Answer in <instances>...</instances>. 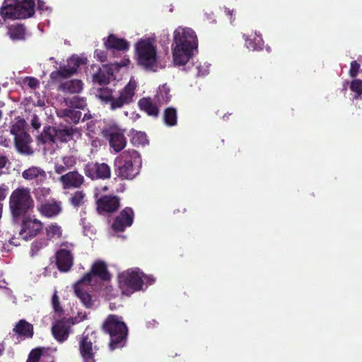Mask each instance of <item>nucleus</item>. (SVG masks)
Returning <instances> with one entry per match:
<instances>
[{
    "mask_svg": "<svg viewBox=\"0 0 362 362\" xmlns=\"http://www.w3.org/2000/svg\"><path fill=\"white\" fill-rule=\"evenodd\" d=\"M136 87L137 82L132 77L129 83L117 94H113L112 90L109 88H101L98 90L96 96L105 104L108 105L111 110H116L134 101Z\"/></svg>",
    "mask_w": 362,
    "mask_h": 362,
    "instance_id": "nucleus-1",
    "label": "nucleus"
},
{
    "mask_svg": "<svg viewBox=\"0 0 362 362\" xmlns=\"http://www.w3.org/2000/svg\"><path fill=\"white\" fill-rule=\"evenodd\" d=\"M136 59L138 65L147 71L156 72L164 68L157 54L156 40L142 37L135 44Z\"/></svg>",
    "mask_w": 362,
    "mask_h": 362,
    "instance_id": "nucleus-2",
    "label": "nucleus"
},
{
    "mask_svg": "<svg viewBox=\"0 0 362 362\" xmlns=\"http://www.w3.org/2000/svg\"><path fill=\"white\" fill-rule=\"evenodd\" d=\"M102 330L110 337L109 348L111 351L124 346L128 335V327L122 317L110 314L104 320Z\"/></svg>",
    "mask_w": 362,
    "mask_h": 362,
    "instance_id": "nucleus-3",
    "label": "nucleus"
},
{
    "mask_svg": "<svg viewBox=\"0 0 362 362\" xmlns=\"http://www.w3.org/2000/svg\"><path fill=\"white\" fill-rule=\"evenodd\" d=\"M117 174L122 179L132 180L140 172L141 158L135 150H127L120 154L115 160Z\"/></svg>",
    "mask_w": 362,
    "mask_h": 362,
    "instance_id": "nucleus-4",
    "label": "nucleus"
},
{
    "mask_svg": "<svg viewBox=\"0 0 362 362\" xmlns=\"http://www.w3.org/2000/svg\"><path fill=\"white\" fill-rule=\"evenodd\" d=\"M34 0H5L0 9V15L4 19L26 18L34 13Z\"/></svg>",
    "mask_w": 362,
    "mask_h": 362,
    "instance_id": "nucleus-5",
    "label": "nucleus"
},
{
    "mask_svg": "<svg viewBox=\"0 0 362 362\" xmlns=\"http://www.w3.org/2000/svg\"><path fill=\"white\" fill-rule=\"evenodd\" d=\"M10 209L14 216H20L33 207V200L28 188H18L10 197Z\"/></svg>",
    "mask_w": 362,
    "mask_h": 362,
    "instance_id": "nucleus-6",
    "label": "nucleus"
},
{
    "mask_svg": "<svg viewBox=\"0 0 362 362\" xmlns=\"http://www.w3.org/2000/svg\"><path fill=\"white\" fill-rule=\"evenodd\" d=\"M139 273H120L118 275L119 288L123 295L130 296L143 288L144 281Z\"/></svg>",
    "mask_w": 362,
    "mask_h": 362,
    "instance_id": "nucleus-7",
    "label": "nucleus"
},
{
    "mask_svg": "<svg viewBox=\"0 0 362 362\" xmlns=\"http://www.w3.org/2000/svg\"><path fill=\"white\" fill-rule=\"evenodd\" d=\"M96 333H83L79 341V351L83 362H95V353L93 350H98L97 346H93L95 343Z\"/></svg>",
    "mask_w": 362,
    "mask_h": 362,
    "instance_id": "nucleus-8",
    "label": "nucleus"
},
{
    "mask_svg": "<svg viewBox=\"0 0 362 362\" xmlns=\"http://www.w3.org/2000/svg\"><path fill=\"white\" fill-rule=\"evenodd\" d=\"M172 45L197 48L198 40L195 32L192 28L180 26L173 33Z\"/></svg>",
    "mask_w": 362,
    "mask_h": 362,
    "instance_id": "nucleus-9",
    "label": "nucleus"
},
{
    "mask_svg": "<svg viewBox=\"0 0 362 362\" xmlns=\"http://www.w3.org/2000/svg\"><path fill=\"white\" fill-rule=\"evenodd\" d=\"M73 264V255L69 249V245H62L55 255L51 259L52 269L56 267L60 272H69Z\"/></svg>",
    "mask_w": 362,
    "mask_h": 362,
    "instance_id": "nucleus-10",
    "label": "nucleus"
},
{
    "mask_svg": "<svg viewBox=\"0 0 362 362\" xmlns=\"http://www.w3.org/2000/svg\"><path fill=\"white\" fill-rule=\"evenodd\" d=\"M86 63V59L73 56L67 60V64L60 66L59 70L52 71L50 78L54 81H61L74 74L81 64Z\"/></svg>",
    "mask_w": 362,
    "mask_h": 362,
    "instance_id": "nucleus-11",
    "label": "nucleus"
},
{
    "mask_svg": "<svg viewBox=\"0 0 362 362\" xmlns=\"http://www.w3.org/2000/svg\"><path fill=\"white\" fill-rule=\"evenodd\" d=\"M94 285L95 284L86 281L85 276L74 285V293L76 296L87 308H90L93 305L92 296L89 293V289L90 286Z\"/></svg>",
    "mask_w": 362,
    "mask_h": 362,
    "instance_id": "nucleus-12",
    "label": "nucleus"
},
{
    "mask_svg": "<svg viewBox=\"0 0 362 362\" xmlns=\"http://www.w3.org/2000/svg\"><path fill=\"white\" fill-rule=\"evenodd\" d=\"M84 172L91 179H106L111 175L110 168L106 163H88L85 166Z\"/></svg>",
    "mask_w": 362,
    "mask_h": 362,
    "instance_id": "nucleus-13",
    "label": "nucleus"
},
{
    "mask_svg": "<svg viewBox=\"0 0 362 362\" xmlns=\"http://www.w3.org/2000/svg\"><path fill=\"white\" fill-rule=\"evenodd\" d=\"M197 48L172 45L173 62L176 66L186 64Z\"/></svg>",
    "mask_w": 362,
    "mask_h": 362,
    "instance_id": "nucleus-14",
    "label": "nucleus"
},
{
    "mask_svg": "<svg viewBox=\"0 0 362 362\" xmlns=\"http://www.w3.org/2000/svg\"><path fill=\"white\" fill-rule=\"evenodd\" d=\"M197 48L172 45L173 62L176 66L186 64Z\"/></svg>",
    "mask_w": 362,
    "mask_h": 362,
    "instance_id": "nucleus-15",
    "label": "nucleus"
},
{
    "mask_svg": "<svg viewBox=\"0 0 362 362\" xmlns=\"http://www.w3.org/2000/svg\"><path fill=\"white\" fill-rule=\"evenodd\" d=\"M42 223L36 218H26L23 220L22 229L19 235L24 240H28L38 234L42 230Z\"/></svg>",
    "mask_w": 362,
    "mask_h": 362,
    "instance_id": "nucleus-16",
    "label": "nucleus"
},
{
    "mask_svg": "<svg viewBox=\"0 0 362 362\" xmlns=\"http://www.w3.org/2000/svg\"><path fill=\"white\" fill-rule=\"evenodd\" d=\"M71 136L72 134L69 129L56 130L52 127H47L44 130V134H42L44 142H55L57 140L67 142L71 139Z\"/></svg>",
    "mask_w": 362,
    "mask_h": 362,
    "instance_id": "nucleus-17",
    "label": "nucleus"
},
{
    "mask_svg": "<svg viewBox=\"0 0 362 362\" xmlns=\"http://www.w3.org/2000/svg\"><path fill=\"white\" fill-rule=\"evenodd\" d=\"M108 140L110 146L117 153L126 146L127 141L123 130L118 128H111L107 132Z\"/></svg>",
    "mask_w": 362,
    "mask_h": 362,
    "instance_id": "nucleus-18",
    "label": "nucleus"
},
{
    "mask_svg": "<svg viewBox=\"0 0 362 362\" xmlns=\"http://www.w3.org/2000/svg\"><path fill=\"white\" fill-rule=\"evenodd\" d=\"M70 328L71 326L69 320H59L52 325V333L57 341L64 342L69 337Z\"/></svg>",
    "mask_w": 362,
    "mask_h": 362,
    "instance_id": "nucleus-19",
    "label": "nucleus"
},
{
    "mask_svg": "<svg viewBox=\"0 0 362 362\" xmlns=\"http://www.w3.org/2000/svg\"><path fill=\"white\" fill-rule=\"evenodd\" d=\"M134 220V211L131 208L123 209L116 218L112 228L115 231H123L127 227L132 226Z\"/></svg>",
    "mask_w": 362,
    "mask_h": 362,
    "instance_id": "nucleus-20",
    "label": "nucleus"
},
{
    "mask_svg": "<svg viewBox=\"0 0 362 362\" xmlns=\"http://www.w3.org/2000/svg\"><path fill=\"white\" fill-rule=\"evenodd\" d=\"M59 181L62 182L63 188L65 189L78 188L83 185L84 177L77 171H70L62 175L59 178Z\"/></svg>",
    "mask_w": 362,
    "mask_h": 362,
    "instance_id": "nucleus-21",
    "label": "nucleus"
},
{
    "mask_svg": "<svg viewBox=\"0 0 362 362\" xmlns=\"http://www.w3.org/2000/svg\"><path fill=\"white\" fill-rule=\"evenodd\" d=\"M98 209L100 211L112 212L119 206L117 197L104 196L97 199Z\"/></svg>",
    "mask_w": 362,
    "mask_h": 362,
    "instance_id": "nucleus-22",
    "label": "nucleus"
},
{
    "mask_svg": "<svg viewBox=\"0 0 362 362\" xmlns=\"http://www.w3.org/2000/svg\"><path fill=\"white\" fill-rule=\"evenodd\" d=\"M115 69L112 64L104 65L103 69H100L97 74L93 75V81L100 85L108 84L112 80L114 79L113 71Z\"/></svg>",
    "mask_w": 362,
    "mask_h": 362,
    "instance_id": "nucleus-23",
    "label": "nucleus"
},
{
    "mask_svg": "<svg viewBox=\"0 0 362 362\" xmlns=\"http://www.w3.org/2000/svg\"><path fill=\"white\" fill-rule=\"evenodd\" d=\"M13 332L23 339L32 338L34 334L33 325L25 320H20L13 329Z\"/></svg>",
    "mask_w": 362,
    "mask_h": 362,
    "instance_id": "nucleus-24",
    "label": "nucleus"
},
{
    "mask_svg": "<svg viewBox=\"0 0 362 362\" xmlns=\"http://www.w3.org/2000/svg\"><path fill=\"white\" fill-rule=\"evenodd\" d=\"M104 45L107 49H116L119 51L127 50L129 47V43L122 38H118L114 35H110L104 40Z\"/></svg>",
    "mask_w": 362,
    "mask_h": 362,
    "instance_id": "nucleus-25",
    "label": "nucleus"
},
{
    "mask_svg": "<svg viewBox=\"0 0 362 362\" xmlns=\"http://www.w3.org/2000/svg\"><path fill=\"white\" fill-rule=\"evenodd\" d=\"M45 348L37 347L32 349L28 354L26 362H55L54 358L50 355H45Z\"/></svg>",
    "mask_w": 362,
    "mask_h": 362,
    "instance_id": "nucleus-26",
    "label": "nucleus"
},
{
    "mask_svg": "<svg viewBox=\"0 0 362 362\" xmlns=\"http://www.w3.org/2000/svg\"><path fill=\"white\" fill-rule=\"evenodd\" d=\"M22 177L26 180H36L37 182H42L46 180L45 172L40 168L32 166L22 173Z\"/></svg>",
    "mask_w": 362,
    "mask_h": 362,
    "instance_id": "nucleus-27",
    "label": "nucleus"
},
{
    "mask_svg": "<svg viewBox=\"0 0 362 362\" xmlns=\"http://www.w3.org/2000/svg\"><path fill=\"white\" fill-rule=\"evenodd\" d=\"M62 209V203L57 201L47 202L42 204L40 208L42 214L48 218L57 216Z\"/></svg>",
    "mask_w": 362,
    "mask_h": 362,
    "instance_id": "nucleus-28",
    "label": "nucleus"
},
{
    "mask_svg": "<svg viewBox=\"0 0 362 362\" xmlns=\"http://www.w3.org/2000/svg\"><path fill=\"white\" fill-rule=\"evenodd\" d=\"M83 89V83L78 79L61 81L58 90L65 93H77Z\"/></svg>",
    "mask_w": 362,
    "mask_h": 362,
    "instance_id": "nucleus-29",
    "label": "nucleus"
},
{
    "mask_svg": "<svg viewBox=\"0 0 362 362\" xmlns=\"http://www.w3.org/2000/svg\"><path fill=\"white\" fill-rule=\"evenodd\" d=\"M76 164V158L74 156H63L54 164V170L57 174H63Z\"/></svg>",
    "mask_w": 362,
    "mask_h": 362,
    "instance_id": "nucleus-30",
    "label": "nucleus"
},
{
    "mask_svg": "<svg viewBox=\"0 0 362 362\" xmlns=\"http://www.w3.org/2000/svg\"><path fill=\"white\" fill-rule=\"evenodd\" d=\"M14 140L16 147L19 152L28 155L33 153V151L29 145L31 142V138L28 134L25 133L16 136L14 138Z\"/></svg>",
    "mask_w": 362,
    "mask_h": 362,
    "instance_id": "nucleus-31",
    "label": "nucleus"
},
{
    "mask_svg": "<svg viewBox=\"0 0 362 362\" xmlns=\"http://www.w3.org/2000/svg\"><path fill=\"white\" fill-rule=\"evenodd\" d=\"M150 98H143L139 100L138 105L141 110H144L149 116L157 117L158 115V107Z\"/></svg>",
    "mask_w": 362,
    "mask_h": 362,
    "instance_id": "nucleus-32",
    "label": "nucleus"
},
{
    "mask_svg": "<svg viewBox=\"0 0 362 362\" xmlns=\"http://www.w3.org/2000/svg\"><path fill=\"white\" fill-rule=\"evenodd\" d=\"M8 35L13 40H22L25 39V29L22 25H12L8 28Z\"/></svg>",
    "mask_w": 362,
    "mask_h": 362,
    "instance_id": "nucleus-33",
    "label": "nucleus"
},
{
    "mask_svg": "<svg viewBox=\"0 0 362 362\" xmlns=\"http://www.w3.org/2000/svg\"><path fill=\"white\" fill-rule=\"evenodd\" d=\"M170 88L166 86V84L158 87L157 93L155 96L156 103H158L160 105L166 104L170 101Z\"/></svg>",
    "mask_w": 362,
    "mask_h": 362,
    "instance_id": "nucleus-34",
    "label": "nucleus"
},
{
    "mask_svg": "<svg viewBox=\"0 0 362 362\" xmlns=\"http://www.w3.org/2000/svg\"><path fill=\"white\" fill-rule=\"evenodd\" d=\"M45 233L47 238L46 240H57L62 236V229L56 223H52L45 227Z\"/></svg>",
    "mask_w": 362,
    "mask_h": 362,
    "instance_id": "nucleus-35",
    "label": "nucleus"
},
{
    "mask_svg": "<svg viewBox=\"0 0 362 362\" xmlns=\"http://www.w3.org/2000/svg\"><path fill=\"white\" fill-rule=\"evenodd\" d=\"M25 122L21 118H16L11 128V134L14 136V138L25 134Z\"/></svg>",
    "mask_w": 362,
    "mask_h": 362,
    "instance_id": "nucleus-36",
    "label": "nucleus"
},
{
    "mask_svg": "<svg viewBox=\"0 0 362 362\" xmlns=\"http://www.w3.org/2000/svg\"><path fill=\"white\" fill-rule=\"evenodd\" d=\"M69 201L74 207L78 208L85 204L86 194L83 191H76L72 194Z\"/></svg>",
    "mask_w": 362,
    "mask_h": 362,
    "instance_id": "nucleus-37",
    "label": "nucleus"
},
{
    "mask_svg": "<svg viewBox=\"0 0 362 362\" xmlns=\"http://www.w3.org/2000/svg\"><path fill=\"white\" fill-rule=\"evenodd\" d=\"M48 245V240L46 239L36 240L31 244L30 255V257H33L36 256L38 252L47 247Z\"/></svg>",
    "mask_w": 362,
    "mask_h": 362,
    "instance_id": "nucleus-38",
    "label": "nucleus"
},
{
    "mask_svg": "<svg viewBox=\"0 0 362 362\" xmlns=\"http://www.w3.org/2000/svg\"><path fill=\"white\" fill-rule=\"evenodd\" d=\"M164 121L168 126H174L177 124V112L173 107H168L164 112Z\"/></svg>",
    "mask_w": 362,
    "mask_h": 362,
    "instance_id": "nucleus-39",
    "label": "nucleus"
},
{
    "mask_svg": "<svg viewBox=\"0 0 362 362\" xmlns=\"http://www.w3.org/2000/svg\"><path fill=\"white\" fill-rule=\"evenodd\" d=\"M84 276L86 278V281L96 282L98 279L103 281H108L110 279V273H86Z\"/></svg>",
    "mask_w": 362,
    "mask_h": 362,
    "instance_id": "nucleus-40",
    "label": "nucleus"
},
{
    "mask_svg": "<svg viewBox=\"0 0 362 362\" xmlns=\"http://www.w3.org/2000/svg\"><path fill=\"white\" fill-rule=\"evenodd\" d=\"M132 142L134 145H145L147 144L148 141L146 139V135L144 132H136L133 134L132 137Z\"/></svg>",
    "mask_w": 362,
    "mask_h": 362,
    "instance_id": "nucleus-41",
    "label": "nucleus"
},
{
    "mask_svg": "<svg viewBox=\"0 0 362 362\" xmlns=\"http://www.w3.org/2000/svg\"><path fill=\"white\" fill-rule=\"evenodd\" d=\"M67 103L72 108L84 109L86 106V100L78 96H74Z\"/></svg>",
    "mask_w": 362,
    "mask_h": 362,
    "instance_id": "nucleus-42",
    "label": "nucleus"
},
{
    "mask_svg": "<svg viewBox=\"0 0 362 362\" xmlns=\"http://www.w3.org/2000/svg\"><path fill=\"white\" fill-rule=\"evenodd\" d=\"M350 89L355 93V99L359 98L362 95V81L354 79L351 82Z\"/></svg>",
    "mask_w": 362,
    "mask_h": 362,
    "instance_id": "nucleus-43",
    "label": "nucleus"
},
{
    "mask_svg": "<svg viewBox=\"0 0 362 362\" xmlns=\"http://www.w3.org/2000/svg\"><path fill=\"white\" fill-rule=\"evenodd\" d=\"M64 116L66 117L72 122L76 124L81 117V112L78 110L67 109L64 110Z\"/></svg>",
    "mask_w": 362,
    "mask_h": 362,
    "instance_id": "nucleus-44",
    "label": "nucleus"
},
{
    "mask_svg": "<svg viewBox=\"0 0 362 362\" xmlns=\"http://www.w3.org/2000/svg\"><path fill=\"white\" fill-rule=\"evenodd\" d=\"M258 39H255V42L253 44L251 40H249L245 37L246 47L248 49H251L253 51L262 49L263 45V41L261 37L258 36Z\"/></svg>",
    "mask_w": 362,
    "mask_h": 362,
    "instance_id": "nucleus-45",
    "label": "nucleus"
},
{
    "mask_svg": "<svg viewBox=\"0 0 362 362\" xmlns=\"http://www.w3.org/2000/svg\"><path fill=\"white\" fill-rule=\"evenodd\" d=\"M107 267L106 263L102 260L95 261L91 267L90 272H107Z\"/></svg>",
    "mask_w": 362,
    "mask_h": 362,
    "instance_id": "nucleus-46",
    "label": "nucleus"
},
{
    "mask_svg": "<svg viewBox=\"0 0 362 362\" xmlns=\"http://www.w3.org/2000/svg\"><path fill=\"white\" fill-rule=\"evenodd\" d=\"M52 305L55 313H61L64 311L62 307L60 305L59 298L57 291H55L52 296Z\"/></svg>",
    "mask_w": 362,
    "mask_h": 362,
    "instance_id": "nucleus-47",
    "label": "nucleus"
},
{
    "mask_svg": "<svg viewBox=\"0 0 362 362\" xmlns=\"http://www.w3.org/2000/svg\"><path fill=\"white\" fill-rule=\"evenodd\" d=\"M360 68V64L356 61H353L351 63L349 70V75L351 77L354 78L357 76Z\"/></svg>",
    "mask_w": 362,
    "mask_h": 362,
    "instance_id": "nucleus-48",
    "label": "nucleus"
},
{
    "mask_svg": "<svg viewBox=\"0 0 362 362\" xmlns=\"http://www.w3.org/2000/svg\"><path fill=\"white\" fill-rule=\"evenodd\" d=\"M209 66L207 64H204L203 65H199L196 67L197 69V76H206L209 73Z\"/></svg>",
    "mask_w": 362,
    "mask_h": 362,
    "instance_id": "nucleus-49",
    "label": "nucleus"
},
{
    "mask_svg": "<svg viewBox=\"0 0 362 362\" xmlns=\"http://www.w3.org/2000/svg\"><path fill=\"white\" fill-rule=\"evenodd\" d=\"M95 57L97 59L101 62H105L107 61V57L105 52L103 50L97 49L95 52Z\"/></svg>",
    "mask_w": 362,
    "mask_h": 362,
    "instance_id": "nucleus-50",
    "label": "nucleus"
},
{
    "mask_svg": "<svg viewBox=\"0 0 362 362\" xmlns=\"http://www.w3.org/2000/svg\"><path fill=\"white\" fill-rule=\"evenodd\" d=\"M130 64V60L129 59H124L120 63L113 62L111 63L112 66L115 69V70H118L122 66H127Z\"/></svg>",
    "mask_w": 362,
    "mask_h": 362,
    "instance_id": "nucleus-51",
    "label": "nucleus"
},
{
    "mask_svg": "<svg viewBox=\"0 0 362 362\" xmlns=\"http://www.w3.org/2000/svg\"><path fill=\"white\" fill-rule=\"evenodd\" d=\"M11 144V140L5 136H0V145L4 147H8Z\"/></svg>",
    "mask_w": 362,
    "mask_h": 362,
    "instance_id": "nucleus-52",
    "label": "nucleus"
},
{
    "mask_svg": "<svg viewBox=\"0 0 362 362\" xmlns=\"http://www.w3.org/2000/svg\"><path fill=\"white\" fill-rule=\"evenodd\" d=\"M28 81V85L30 87V88H35L37 85H38V81L37 80H36L35 78H28L27 79Z\"/></svg>",
    "mask_w": 362,
    "mask_h": 362,
    "instance_id": "nucleus-53",
    "label": "nucleus"
},
{
    "mask_svg": "<svg viewBox=\"0 0 362 362\" xmlns=\"http://www.w3.org/2000/svg\"><path fill=\"white\" fill-rule=\"evenodd\" d=\"M7 162H8L7 158L4 156L0 155V170L1 169H3L6 165Z\"/></svg>",
    "mask_w": 362,
    "mask_h": 362,
    "instance_id": "nucleus-54",
    "label": "nucleus"
},
{
    "mask_svg": "<svg viewBox=\"0 0 362 362\" xmlns=\"http://www.w3.org/2000/svg\"><path fill=\"white\" fill-rule=\"evenodd\" d=\"M37 8L40 11H45L48 9V8L45 6V3L40 0H37Z\"/></svg>",
    "mask_w": 362,
    "mask_h": 362,
    "instance_id": "nucleus-55",
    "label": "nucleus"
},
{
    "mask_svg": "<svg viewBox=\"0 0 362 362\" xmlns=\"http://www.w3.org/2000/svg\"><path fill=\"white\" fill-rule=\"evenodd\" d=\"M107 189V186H105V187H103L102 188L97 187L95 189V197L98 198V197L99 196V194L101 192L102 190L105 191Z\"/></svg>",
    "mask_w": 362,
    "mask_h": 362,
    "instance_id": "nucleus-56",
    "label": "nucleus"
},
{
    "mask_svg": "<svg viewBox=\"0 0 362 362\" xmlns=\"http://www.w3.org/2000/svg\"><path fill=\"white\" fill-rule=\"evenodd\" d=\"M42 192L44 195L49 194L50 189L49 188H42L37 189V193Z\"/></svg>",
    "mask_w": 362,
    "mask_h": 362,
    "instance_id": "nucleus-57",
    "label": "nucleus"
},
{
    "mask_svg": "<svg viewBox=\"0 0 362 362\" xmlns=\"http://www.w3.org/2000/svg\"><path fill=\"white\" fill-rule=\"evenodd\" d=\"M6 197V193L3 188L0 187V201L4 199Z\"/></svg>",
    "mask_w": 362,
    "mask_h": 362,
    "instance_id": "nucleus-58",
    "label": "nucleus"
},
{
    "mask_svg": "<svg viewBox=\"0 0 362 362\" xmlns=\"http://www.w3.org/2000/svg\"><path fill=\"white\" fill-rule=\"evenodd\" d=\"M5 350V346L4 343H0V356H1Z\"/></svg>",
    "mask_w": 362,
    "mask_h": 362,
    "instance_id": "nucleus-59",
    "label": "nucleus"
},
{
    "mask_svg": "<svg viewBox=\"0 0 362 362\" xmlns=\"http://www.w3.org/2000/svg\"><path fill=\"white\" fill-rule=\"evenodd\" d=\"M89 118H90V116L88 115L87 114H85L83 116V120H85V119H89Z\"/></svg>",
    "mask_w": 362,
    "mask_h": 362,
    "instance_id": "nucleus-60",
    "label": "nucleus"
},
{
    "mask_svg": "<svg viewBox=\"0 0 362 362\" xmlns=\"http://www.w3.org/2000/svg\"><path fill=\"white\" fill-rule=\"evenodd\" d=\"M133 116H134V117H133V118H134V119H137V118H139V115L138 114H134H134H133Z\"/></svg>",
    "mask_w": 362,
    "mask_h": 362,
    "instance_id": "nucleus-61",
    "label": "nucleus"
},
{
    "mask_svg": "<svg viewBox=\"0 0 362 362\" xmlns=\"http://www.w3.org/2000/svg\"><path fill=\"white\" fill-rule=\"evenodd\" d=\"M227 14L228 15H231V12L230 11H227Z\"/></svg>",
    "mask_w": 362,
    "mask_h": 362,
    "instance_id": "nucleus-62",
    "label": "nucleus"
},
{
    "mask_svg": "<svg viewBox=\"0 0 362 362\" xmlns=\"http://www.w3.org/2000/svg\"><path fill=\"white\" fill-rule=\"evenodd\" d=\"M1 117H2V112H1V111L0 110V119H1Z\"/></svg>",
    "mask_w": 362,
    "mask_h": 362,
    "instance_id": "nucleus-63",
    "label": "nucleus"
},
{
    "mask_svg": "<svg viewBox=\"0 0 362 362\" xmlns=\"http://www.w3.org/2000/svg\"><path fill=\"white\" fill-rule=\"evenodd\" d=\"M33 126H34V127H35V129H37V128H38V127H39L38 126L35 125V124H33Z\"/></svg>",
    "mask_w": 362,
    "mask_h": 362,
    "instance_id": "nucleus-64",
    "label": "nucleus"
}]
</instances>
